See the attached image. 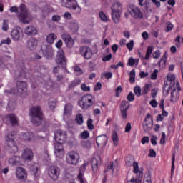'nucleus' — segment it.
I'll return each instance as SVG.
<instances>
[{"instance_id":"5701e85b","label":"nucleus","mask_w":183,"mask_h":183,"mask_svg":"<svg viewBox=\"0 0 183 183\" xmlns=\"http://www.w3.org/2000/svg\"><path fill=\"white\" fill-rule=\"evenodd\" d=\"M24 34L28 36L36 35V34H38V31L36 30V29H35V27L29 26L24 29Z\"/></svg>"},{"instance_id":"8fccbe9b","label":"nucleus","mask_w":183,"mask_h":183,"mask_svg":"<svg viewBox=\"0 0 183 183\" xmlns=\"http://www.w3.org/2000/svg\"><path fill=\"white\" fill-rule=\"evenodd\" d=\"M81 84V80H74L69 85V88H75V86H77V85H79Z\"/></svg>"},{"instance_id":"72a5a7b5","label":"nucleus","mask_w":183,"mask_h":183,"mask_svg":"<svg viewBox=\"0 0 183 183\" xmlns=\"http://www.w3.org/2000/svg\"><path fill=\"white\" fill-rule=\"evenodd\" d=\"M112 139L114 145L115 146L118 145V142H119V139L118 138V134L117 133V131H113Z\"/></svg>"},{"instance_id":"39448f33","label":"nucleus","mask_w":183,"mask_h":183,"mask_svg":"<svg viewBox=\"0 0 183 183\" xmlns=\"http://www.w3.org/2000/svg\"><path fill=\"white\" fill-rule=\"evenodd\" d=\"M56 48L58 51L55 59L56 64L66 69V58H65V52L64 51V49L61 48V46H57Z\"/></svg>"},{"instance_id":"a878e982","label":"nucleus","mask_w":183,"mask_h":183,"mask_svg":"<svg viewBox=\"0 0 183 183\" xmlns=\"http://www.w3.org/2000/svg\"><path fill=\"white\" fill-rule=\"evenodd\" d=\"M57 38L58 36H56L55 34L54 33L49 34L46 39V43L50 44V45H52V44L55 42V39H56Z\"/></svg>"},{"instance_id":"cd10ccee","label":"nucleus","mask_w":183,"mask_h":183,"mask_svg":"<svg viewBox=\"0 0 183 183\" xmlns=\"http://www.w3.org/2000/svg\"><path fill=\"white\" fill-rule=\"evenodd\" d=\"M167 58H168V52L165 51L159 63V68H165V65L167 64Z\"/></svg>"},{"instance_id":"9b49d317","label":"nucleus","mask_w":183,"mask_h":183,"mask_svg":"<svg viewBox=\"0 0 183 183\" xmlns=\"http://www.w3.org/2000/svg\"><path fill=\"white\" fill-rule=\"evenodd\" d=\"M78 161H79V157L76 152H71L67 154L66 162L68 164H71V165H76V164H78Z\"/></svg>"},{"instance_id":"ea45409f","label":"nucleus","mask_w":183,"mask_h":183,"mask_svg":"<svg viewBox=\"0 0 183 183\" xmlns=\"http://www.w3.org/2000/svg\"><path fill=\"white\" fill-rule=\"evenodd\" d=\"M169 91H171V86H168V84L165 83L163 86V94L166 97L169 94Z\"/></svg>"},{"instance_id":"a18cd8bd","label":"nucleus","mask_w":183,"mask_h":183,"mask_svg":"<svg viewBox=\"0 0 183 183\" xmlns=\"http://www.w3.org/2000/svg\"><path fill=\"white\" fill-rule=\"evenodd\" d=\"M9 29V25L8 23V20H4L2 24V31L6 32Z\"/></svg>"},{"instance_id":"09e8293b","label":"nucleus","mask_w":183,"mask_h":183,"mask_svg":"<svg viewBox=\"0 0 183 183\" xmlns=\"http://www.w3.org/2000/svg\"><path fill=\"white\" fill-rule=\"evenodd\" d=\"M127 99L129 101V102H132L135 99V94L130 92L129 94L127 96Z\"/></svg>"},{"instance_id":"680f3d73","label":"nucleus","mask_w":183,"mask_h":183,"mask_svg":"<svg viewBox=\"0 0 183 183\" xmlns=\"http://www.w3.org/2000/svg\"><path fill=\"white\" fill-rule=\"evenodd\" d=\"M148 157H150L151 158H155V157H157V152L153 149H150Z\"/></svg>"},{"instance_id":"774afa93","label":"nucleus","mask_w":183,"mask_h":183,"mask_svg":"<svg viewBox=\"0 0 183 183\" xmlns=\"http://www.w3.org/2000/svg\"><path fill=\"white\" fill-rule=\"evenodd\" d=\"M142 183V180H141L140 179H135V178H132L130 179V181H129V183Z\"/></svg>"},{"instance_id":"2f4dec72","label":"nucleus","mask_w":183,"mask_h":183,"mask_svg":"<svg viewBox=\"0 0 183 183\" xmlns=\"http://www.w3.org/2000/svg\"><path fill=\"white\" fill-rule=\"evenodd\" d=\"M30 171L36 178H37V177H39V169L38 168V166L36 165L31 166Z\"/></svg>"},{"instance_id":"7c9ffc66","label":"nucleus","mask_w":183,"mask_h":183,"mask_svg":"<svg viewBox=\"0 0 183 183\" xmlns=\"http://www.w3.org/2000/svg\"><path fill=\"white\" fill-rule=\"evenodd\" d=\"M98 164H99L98 159H97L96 158H93L92 159V167L94 174H95V172L98 171Z\"/></svg>"},{"instance_id":"0eeeda50","label":"nucleus","mask_w":183,"mask_h":183,"mask_svg":"<svg viewBox=\"0 0 183 183\" xmlns=\"http://www.w3.org/2000/svg\"><path fill=\"white\" fill-rule=\"evenodd\" d=\"M129 14L134 19H142L144 14L141 11V9L137 6H130L129 8Z\"/></svg>"},{"instance_id":"6e6d98bb","label":"nucleus","mask_w":183,"mask_h":183,"mask_svg":"<svg viewBox=\"0 0 183 183\" xmlns=\"http://www.w3.org/2000/svg\"><path fill=\"white\" fill-rule=\"evenodd\" d=\"M143 182H152V181H151V173L147 172L144 174Z\"/></svg>"},{"instance_id":"c756f323","label":"nucleus","mask_w":183,"mask_h":183,"mask_svg":"<svg viewBox=\"0 0 183 183\" xmlns=\"http://www.w3.org/2000/svg\"><path fill=\"white\" fill-rule=\"evenodd\" d=\"M130 106L131 104L129 103V102L127 100H123L120 104V110L128 111V109H129Z\"/></svg>"},{"instance_id":"f3484780","label":"nucleus","mask_w":183,"mask_h":183,"mask_svg":"<svg viewBox=\"0 0 183 183\" xmlns=\"http://www.w3.org/2000/svg\"><path fill=\"white\" fill-rule=\"evenodd\" d=\"M107 142H108V137L103 134L97 137L96 144L97 147H106Z\"/></svg>"},{"instance_id":"20e7f679","label":"nucleus","mask_w":183,"mask_h":183,"mask_svg":"<svg viewBox=\"0 0 183 183\" xmlns=\"http://www.w3.org/2000/svg\"><path fill=\"white\" fill-rule=\"evenodd\" d=\"M94 104L95 97L90 94L83 96L79 102V105L82 109H89L91 107H94Z\"/></svg>"},{"instance_id":"603ef678","label":"nucleus","mask_w":183,"mask_h":183,"mask_svg":"<svg viewBox=\"0 0 183 183\" xmlns=\"http://www.w3.org/2000/svg\"><path fill=\"white\" fill-rule=\"evenodd\" d=\"M81 138L82 139H86L87 138H89V132L88 131H84L80 134Z\"/></svg>"},{"instance_id":"b1692460","label":"nucleus","mask_w":183,"mask_h":183,"mask_svg":"<svg viewBox=\"0 0 183 183\" xmlns=\"http://www.w3.org/2000/svg\"><path fill=\"white\" fill-rule=\"evenodd\" d=\"M64 115H66V117H69L72 115V104L71 103H67L64 106Z\"/></svg>"},{"instance_id":"393cba45","label":"nucleus","mask_w":183,"mask_h":183,"mask_svg":"<svg viewBox=\"0 0 183 183\" xmlns=\"http://www.w3.org/2000/svg\"><path fill=\"white\" fill-rule=\"evenodd\" d=\"M34 133L32 132H26V133H23L21 135V138L22 139H24V141H32L34 139Z\"/></svg>"},{"instance_id":"49530a36","label":"nucleus","mask_w":183,"mask_h":183,"mask_svg":"<svg viewBox=\"0 0 183 183\" xmlns=\"http://www.w3.org/2000/svg\"><path fill=\"white\" fill-rule=\"evenodd\" d=\"M173 29H174V24H172L170 21H168L166 23L165 32H170V31Z\"/></svg>"},{"instance_id":"a211bd4d","label":"nucleus","mask_w":183,"mask_h":183,"mask_svg":"<svg viewBox=\"0 0 183 183\" xmlns=\"http://www.w3.org/2000/svg\"><path fill=\"white\" fill-rule=\"evenodd\" d=\"M11 36L14 41H19L21 39V27H14L11 31Z\"/></svg>"},{"instance_id":"37998d69","label":"nucleus","mask_w":183,"mask_h":183,"mask_svg":"<svg viewBox=\"0 0 183 183\" xmlns=\"http://www.w3.org/2000/svg\"><path fill=\"white\" fill-rule=\"evenodd\" d=\"M99 15L100 19L103 21V22H108V16H107V14H105V13H104V11H100L99 13Z\"/></svg>"},{"instance_id":"69168bd1","label":"nucleus","mask_w":183,"mask_h":183,"mask_svg":"<svg viewBox=\"0 0 183 183\" xmlns=\"http://www.w3.org/2000/svg\"><path fill=\"white\" fill-rule=\"evenodd\" d=\"M121 92H122V87L121 86H119L116 89V97H117V98L119 97V94H121Z\"/></svg>"},{"instance_id":"473e14b6","label":"nucleus","mask_w":183,"mask_h":183,"mask_svg":"<svg viewBox=\"0 0 183 183\" xmlns=\"http://www.w3.org/2000/svg\"><path fill=\"white\" fill-rule=\"evenodd\" d=\"M139 62V59L130 57L128 60L127 65L129 66H134V65H136V66H137Z\"/></svg>"},{"instance_id":"052dcab7","label":"nucleus","mask_w":183,"mask_h":183,"mask_svg":"<svg viewBox=\"0 0 183 183\" xmlns=\"http://www.w3.org/2000/svg\"><path fill=\"white\" fill-rule=\"evenodd\" d=\"M128 110H120V114L122 115V118L123 119H127V116H128Z\"/></svg>"},{"instance_id":"79ce46f5","label":"nucleus","mask_w":183,"mask_h":183,"mask_svg":"<svg viewBox=\"0 0 183 183\" xmlns=\"http://www.w3.org/2000/svg\"><path fill=\"white\" fill-rule=\"evenodd\" d=\"M129 82L130 84L135 83V69H134L130 72Z\"/></svg>"},{"instance_id":"f8f14e48","label":"nucleus","mask_w":183,"mask_h":183,"mask_svg":"<svg viewBox=\"0 0 183 183\" xmlns=\"http://www.w3.org/2000/svg\"><path fill=\"white\" fill-rule=\"evenodd\" d=\"M80 54L85 59H91L92 58V50L89 46H81L80 48Z\"/></svg>"},{"instance_id":"1a4fd4ad","label":"nucleus","mask_w":183,"mask_h":183,"mask_svg":"<svg viewBox=\"0 0 183 183\" xmlns=\"http://www.w3.org/2000/svg\"><path fill=\"white\" fill-rule=\"evenodd\" d=\"M48 174L53 181H56L61 175V169L56 166H51L49 168Z\"/></svg>"},{"instance_id":"9d476101","label":"nucleus","mask_w":183,"mask_h":183,"mask_svg":"<svg viewBox=\"0 0 183 183\" xmlns=\"http://www.w3.org/2000/svg\"><path fill=\"white\" fill-rule=\"evenodd\" d=\"M54 139L56 142L64 144L66 141V132L62 130H57L54 133Z\"/></svg>"},{"instance_id":"c9c22d12","label":"nucleus","mask_w":183,"mask_h":183,"mask_svg":"<svg viewBox=\"0 0 183 183\" xmlns=\"http://www.w3.org/2000/svg\"><path fill=\"white\" fill-rule=\"evenodd\" d=\"M134 159L132 156H129L126 159V165L127 167H132V164L134 163Z\"/></svg>"},{"instance_id":"a19ab883","label":"nucleus","mask_w":183,"mask_h":183,"mask_svg":"<svg viewBox=\"0 0 183 183\" xmlns=\"http://www.w3.org/2000/svg\"><path fill=\"white\" fill-rule=\"evenodd\" d=\"M81 144L83 148H86V149H89L92 147L91 142L89 141L84 140V141H81Z\"/></svg>"},{"instance_id":"6e6552de","label":"nucleus","mask_w":183,"mask_h":183,"mask_svg":"<svg viewBox=\"0 0 183 183\" xmlns=\"http://www.w3.org/2000/svg\"><path fill=\"white\" fill-rule=\"evenodd\" d=\"M20 13L18 14V18L21 22L23 24H29V21L26 20L28 18V9L25 4H21L19 6Z\"/></svg>"},{"instance_id":"6ab92c4d","label":"nucleus","mask_w":183,"mask_h":183,"mask_svg":"<svg viewBox=\"0 0 183 183\" xmlns=\"http://www.w3.org/2000/svg\"><path fill=\"white\" fill-rule=\"evenodd\" d=\"M61 39L65 42L66 46H72L74 44L72 36L68 34H62Z\"/></svg>"},{"instance_id":"5fc2aeb1","label":"nucleus","mask_w":183,"mask_h":183,"mask_svg":"<svg viewBox=\"0 0 183 183\" xmlns=\"http://www.w3.org/2000/svg\"><path fill=\"white\" fill-rule=\"evenodd\" d=\"M134 94L137 97H141V87L139 86H136L134 88Z\"/></svg>"},{"instance_id":"e2e57ef3","label":"nucleus","mask_w":183,"mask_h":183,"mask_svg":"<svg viewBox=\"0 0 183 183\" xmlns=\"http://www.w3.org/2000/svg\"><path fill=\"white\" fill-rule=\"evenodd\" d=\"M141 142L143 145H144V144H148L149 142V137L144 136L142 138Z\"/></svg>"},{"instance_id":"f257e3e1","label":"nucleus","mask_w":183,"mask_h":183,"mask_svg":"<svg viewBox=\"0 0 183 183\" xmlns=\"http://www.w3.org/2000/svg\"><path fill=\"white\" fill-rule=\"evenodd\" d=\"M29 77L28 70L24 66L19 67L14 72V76L15 81H16V90L12 89L10 94L26 98L28 97V84L22 79H26Z\"/></svg>"},{"instance_id":"4be33fe9","label":"nucleus","mask_w":183,"mask_h":183,"mask_svg":"<svg viewBox=\"0 0 183 183\" xmlns=\"http://www.w3.org/2000/svg\"><path fill=\"white\" fill-rule=\"evenodd\" d=\"M9 164H10V165H19V164H21V157L12 156L9 159Z\"/></svg>"},{"instance_id":"13d9d810","label":"nucleus","mask_w":183,"mask_h":183,"mask_svg":"<svg viewBox=\"0 0 183 183\" xmlns=\"http://www.w3.org/2000/svg\"><path fill=\"white\" fill-rule=\"evenodd\" d=\"M81 89L84 91V92H89V91H91V87L86 86V84H82Z\"/></svg>"},{"instance_id":"de8ad7c7","label":"nucleus","mask_w":183,"mask_h":183,"mask_svg":"<svg viewBox=\"0 0 183 183\" xmlns=\"http://www.w3.org/2000/svg\"><path fill=\"white\" fill-rule=\"evenodd\" d=\"M93 122H94V120H92V119H89L87 120L88 129H89L90 131H92V129H94L95 128V127L92 124Z\"/></svg>"},{"instance_id":"4468645a","label":"nucleus","mask_w":183,"mask_h":183,"mask_svg":"<svg viewBox=\"0 0 183 183\" xmlns=\"http://www.w3.org/2000/svg\"><path fill=\"white\" fill-rule=\"evenodd\" d=\"M16 175L17 179L19 181H25L27 177L26 170L22 167H18L16 169Z\"/></svg>"},{"instance_id":"412c9836","label":"nucleus","mask_w":183,"mask_h":183,"mask_svg":"<svg viewBox=\"0 0 183 183\" xmlns=\"http://www.w3.org/2000/svg\"><path fill=\"white\" fill-rule=\"evenodd\" d=\"M111 9H112V18L114 22H115V24H118V22H119V18L121 16L119 15V11L115 10V6H112Z\"/></svg>"},{"instance_id":"c85d7f7f","label":"nucleus","mask_w":183,"mask_h":183,"mask_svg":"<svg viewBox=\"0 0 183 183\" xmlns=\"http://www.w3.org/2000/svg\"><path fill=\"white\" fill-rule=\"evenodd\" d=\"M152 118L151 119V122H144L143 124V129L144 132H149V131H151L152 129Z\"/></svg>"},{"instance_id":"f03ea898","label":"nucleus","mask_w":183,"mask_h":183,"mask_svg":"<svg viewBox=\"0 0 183 183\" xmlns=\"http://www.w3.org/2000/svg\"><path fill=\"white\" fill-rule=\"evenodd\" d=\"M31 117V122L35 125V127H39L42 125L43 131H45L48 127H49V122H46L44 114L41 109V107H33L29 112Z\"/></svg>"},{"instance_id":"4c0bfd02","label":"nucleus","mask_w":183,"mask_h":183,"mask_svg":"<svg viewBox=\"0 0 183 183\" xmlns=\"http://www.w3.org/2000/svg\"><path fill=\"white\" fill-rule=\"evenodd\" d=\"M152 51H154V49L152 48V46H149L147 48L146 55H145V57H144V59L146 61H148V59H149V56H151V55L152 54Z\"/></svg>"},{"instance_id":"bf43d9fd","label":"nucleus","mask_w":183,"mask_h":183,"mask_svg":"<svg viewBox=\"0 0 183 183\" xmlns=\"http://www.w3.org/2000/svg\"><path fill=\"white\" fill-rule=\"evenodd\" d=\"M157 76H158V70L154 69L153 73L151 74L150 78L153 79V81H155Z\"/></svg>"},{"instance_id":"ddd939ff","label":"nucleus","mask_w":183,"mask_h":183,"mask_svg":"<svg viewBox=\"0 0 183 183\" xmlns=\"http://www.w3.org/2000/svg\"><path fill=\"white\" fill-rule=\"evenodd\" d=\"M64 143H59L56 142L54 145V154L57 158H62L64 157V146H62Z\"/></svg>"},{"instance_id":"7ed1b4c3","label":"nucleus","mask_w":183,"mask_h":183,"mask_svg":"<svg viewBox=\"0 0 183 183\" xmlns=\"http://www.w3.org/2000/svg\"><path fill=\"white\" fill-rule=\"evenodd\" d=\"M16 138V132L11 131L7 129L4 137L6 149L10 154H16L18 152V144L15 139Z\"/></svg>"},{"instance_id":"4d7b16f0","label":"nucleus","mask_w":183,"mask_h":183,"mask_svg":"<svg viewBox=\"0 0 183 183\" xmlns=\"http://www.w3.org/2000/svg\"><path fill=\"white\" fill-rule=\"evenodd\" d=\"M115 169L114 168V162H110V164H109L108 166H107V169H105L104 171V173H107V172H108L109 171H113V172H114V170Z\"/></svg>"},{"instance_id":"bb28decb","label":"nucleus","mask_w":183,"mask_h":183,"mask_svg":"<svg viewBox=\"0 0 183 183\" xmlns=\"http://www.w3.org/2000/svg\"><path fill=\"white\" fill-rule=\"evenodd\" d=\"M177 89H174L171 92V102L175 103L179 99V94L176 92Z\"/></svg>"},{"instance_id":"2eb2a0df","label":"nucleus","mask_w":183,"mask_h":183,"mask_svg":"<svg viewBox=\"0 0 183 183\" xmlns=\"http://www.w3.org/2000/svg\"><path fill=\"white\" fill-rule=\"evenodd\" d=\"M21 158L24 161H32L34 158V153L31 149L26 148L23 150Z\"/></svg>"},{"instance_id":"e433bc0d","label":"nucleus","mask_w":183,"mask_h":183,"mask_svg":"<svg viewBox=\"0 0 183 183\" xmlns=\"http://www.w3.org/2000/svg\"><path fill=\"white\" fill-rule=\"evenodd\" d=\"M28 46H38V41L35 38L30 39L27 42Z\"/></svg>"},{"instance_id":"dca6fc26","label":"nucleus","mask_w":183,"mask_h":183,"mask_svg":"<svg viewBox=\"0 0 183 183\" xmlns=\"http://www.w3.org/2000/svg\"><path fill=\"white\" fill-rule=\"evenodd\" d=\"M6 118L8 121H9L12 127H18V125H19V119L18 117H16V115L14 114H9Z\"/></svg>"},{"instance_id":"0e129e2a","label":"nucleus","mask_w":183,"mask_h":183,"mask_svg":"<svg viewBox=\"0 0 183 183\" xmlns=\"http://www.w3.org/2000/svg\"><path fill=\"white\" fill-rule=\"evenodd\" d=\"M84 174L81 172H79V174L77 176V178L79 181H80V183H85V179H84Z\"/></svg>"},{"instance_id":"338daca9","label":"nucleus","mask_w":183,"mask_h":183,"mask_svg":"<svg viewBox=\"0 0 183 183\" xmlns=\"http://www.w3.org/2000/svg\"><path fill=\"white\" fill-rule=\"evenodd\" d=\"M157 136L155 135H153L152 137H151V144H153L154 146L157 145Z\"/></svg>"},{"instance_id":"3c124183","label":"nucleus","mask_w":183,"mask_h":183,"mask_svg":"<svg viewBox=\"0 0 183 183\" xmlns=\"http://www.w3.org/2000/svg\"><path fill=\"white\" fill-rule=\"evenodd\" d=\"M74 71L76 72V75L77 76H79V75H82V74H84V71H82L81 67L79 66H74Z\"/></svg>"},{"instance_id":"f704fd0d","label":"nucleus","mask_w":183,"mask_h":183,"mask_svg":"<svg viewBox=\"0 0 183 183\" xmlns=\"http://www.w3.org/2000/svg\"><path fill=\"white\" fill-rule=\"evenodd\" d=\"M75 121L78 125H82L84 124V116H82V114H78L76 116Z\"/></svg>"},{"instance_id":"423d86ee","label":"nucleus","mask_w":183,"mask_h":183,"mask_svg":"<svg viewBox=\"0 0 183 183\" xmlns=\"http://www.w3.org/2000/svg\"><path fill=\"white\" fill-rule=\"evenodd\" d=\"M61 5L64 8H69V9H72L74 11L73 14H74L75 15L81 14V7L75 4L74 0H61Z\"/></svg>"},{"instance_id":"58836bf2","label":"nucleus","mask_w":183,"mask_h":183,"mask_svg":"<svg viewBox=\"0 0 183 183\" xmlns=\"http://www.w3.org/2000/svg\"><path fill=\"white\" fill-rule=\"evenodd\" d=\"M174 169H175V154H173L172 157V168H171L172 177V175H174Z\"/></svg>"},{"instance_id":"864d4df0","label":"nucleus","mask_w":183,"mask_h":183,"mask_svg":"<svg viewBox=\"0 0 183 183\" xmlns=\"http://www.w3.org/2000/svg\"><path fill=\"white\" fill-rule=\"evenodd\" d=\"M132 166H133V172L134 174H138V172H139V167L138 166V162H134L133 164H132Z\"/></svg>"},{"instance_id":"c03bdc74","label":"nucleus","mask_w":183,"mask_h":183,"mask_svg":"<svg viewBox=\"0 0 183 183\" xmlns=\"http://www.w3.org/2000/svg\"><path fill=\"white\" fill-rule=\"evenodd\" d=\"M150 88H151V84H145V86L143 87L142 95H147V94H148V91H149Z\"/></svg>"},{"instance_id":"aec40b11","label":"nucleus","mask_w":183,"mask_h":183,"mask_svg":"<svg viewBox=\"0 0 183 183\" xmlns=\"http://www.w3.org/2000/svg\"><path fill=\"white\" fill-rule=\"evenodd\" d=\"M41 51L47 59H49V58H51L54 56L52 46H45L44 49H41Z\"/></svg>"}]
</instances>
